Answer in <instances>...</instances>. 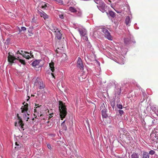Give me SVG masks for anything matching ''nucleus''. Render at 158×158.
<instances>
[{"label": "nucleus", "mask_w": 158, "mask_h": 158, "mask_svg": "<svg viewBox=\"0 0 158 158\" xmlns=\"http://www.w3.org/2000/svg\"><path fill=\"white\" fill-rule=\"evenodd\" d=\"M8 60L9 62L11 63H17L20 66L22 64L24 65L26 64L25 61L21 59L20 57L19 56H18L17 58H15V57L9 55L8 57Z\"/></svg>", "instance_id": "obj_2"}, {"label": "nucleus", "mask_w": 158, "mask_h": 158, "mask_svg": "<svg viewBox=\"0 0 158 158\" xmlns=\"http://www.w3.org/2000/svg\"><path fill=\"white\" fill-rule=\"evenodd\" d=\"M27 54H28L30 56L33 57V55H32V52L31 51H30L29 53L28 52V53Z\"/></svg>", "instance_id": "obj_41"}, {"label": "nucleus", "mask_w": 158, "mask_h": 158, "mask_svg": "<svg viewBox=\"0 0 158 158\" xmlns=\"http://www.w3.org/2000/svg\"><path fill=\"white\" fill-rule=\"evenodd\" d=\"M142 158H149V155L148 153L146 152H143Z\"/></svg>", "instance_id": "obj_21"}, {"label": "nucleus", "mask_w": 158, "mask_h": 158, "mask_svg": "<svg viewBox=\"0 0 158 158\" xmlns=\"http://www.w3.org/2000/svg\"><path fill=\"white\" fill-rule=\"evenodd\" d=\"M117 106L118 107V108L122 109L123 108V106L121 104H117Z\"/></svg>", "instance_id": "obj_37"}, {"label": "nucleus", "mask_w": 158, "mask_h": 158, "mask_svg": "<svg viewBox=\"0 0 158 158\" xmlns=\"http://www.w3.org/2000/svg\"><path fill=\"white\" fill-rule=\"evenodd\" d=\"M54 114L53 113L49 114V118H50L53 117Z\"/></svg>", "instance_id": "obj_43"}, {"label": "nucleus", "mask_w": 158, "mask_h": 158, "mask_svg": "<svg viewBox=\"0 0 158 158\" xmlns=\"http://www.w3.org/2000/svg\"><path fill=\"white\" fill-rule=\"evenodd\" d=\"M157 119H153L152 121V125H155L157 122Z\"/></svg>", "instance_id": "obj_39"}, {"label": "nucleus", "mask_w": 158, "mask_h": 158, "mask_svg": "<svg viewBox=\"0 0 158 158\" xmlns=\"http://www.w3.org/2000/svg\"><path fill=\"white\" fill-rule=\"evenodd\" d=\"M120 1H124L125 0H119Z\"/></svg>", "instance_id": "obj_52"}, {"label": "nucleus", "mask_w": 158, "mask_h": 158, "mask_svg": "<svg viewBox=\"0 0 158 158\" xmlns=\"http://www.w3.org/2000/svg\"><path fill=\"white\" fill-rule=\"evenodd\" d=\"M47 147L49 149H51V147L50 144H47Z\"/></svg>", "instance_id": "obj_46"}, {"label": "nucleus", "mask_w": 158, "mask_h": 158, "mask_svg": "<svg viewBox=\"0 0 158 158\" xmlns=\"http://www.w3.org/2000/svg\"><path fill=\"white\" fill-rule=\"evenodd\" d=\"M106 4L103 2H102V3H100L97 5V6L98 9L102 11V13H104L105 12L106 10L105 9Z\"/></svg>", "instance_id": "obj_12"}, {"label": "nucleus", "mask_w": 158, "mask_h": 158, "mask_svg": "<svg viewBox=\"0 0 158 158\" xmlns=\"http://www.w3.org/2000/svg\"><path fill=\"white\" fill-rule=\"evenodd\" d=\"M157 132L155 131H153L150 134V138L151 140L154 142H156L158 136L156 135Z\"/></svg>", "instance_id": "obj_11"}, {"label": "nucleus", "mask_w": 158, "mask_h": 158, "mask_svg": "<svg viewBox=\"0 0 158 158\" xmlns=\"http://www.w3.org/2000/svg\"><path fill=\"white\" fill-rule=\"evenodd\" d=\"M77 65V67L81 70H83L84 69V65L83 64L82 60L80 57L78 58Z\"/></svg>", "instance_id": "obj_10"}, {"label": "nucleus", "mask_w": 158, "mask_h": 158, "mask_svg": "<svg viewBox=\"0 0 158 158\" xmlns=\"http://www.w3.org/2000/svg\"><path fill=\"white\" fill-rule=\"evenodd\" d=\"M130 41V40L128 38H125L124 39V43L126 44H128L129 43Z\"/></svg>", "instance_id": "obj_27"}, {"label": "nucleus", "mask_w": 158, "mask_h": 158, "mask_svg": "<svg viewBox=\"0 0 158 158\" xmlns=\"http://www.w3.org/2000/svg\"><path fill=\"white\" fill-rule=\"evenodd\" d=\"M114 91L115 96L120 95L121 92V87L118 85L116 86Z\"/></svg>", "instance_id": "obj_15"}, {"label": "nucleus", "mask_w": 158, "mask_h": 158, "mask_svg": "<svg viewBox=\"0 0 158 158\" xmlns=\"http://www.w3.org/2000/svg\"><path fill=\"white\" fill-rule=\"evenodd\" d=\"M20 51H18L17 52V54H20Z\"/></svg>", "instance_id": "obj_50"}, {"label": "nucleus", "mask_w": 158, "mask_h": 158, "mask_svg": "<svg viewBox=\"0 0 158 158\" xmlns=\"http://www.w3.org/2000/svg\"><path fill=\"white\" fill-rule=\"evenodd\" d=\"M32 29H33V28H31L30 27L29 28L28 31L30 33H32L31 30Z\"/></svg>", "instance_id": "obj_44"}, {"label": "nucleus", "mask_w": 158, "mask_h": 158, "mask_svg": "<svg viewBox=\"0 0 158 158\" xmlns=\"http://www.w3.org/2000/svg\"><path fill=\"white\" fill-rule=\"evenodd\" d=\"M75 13H76V15L78 17H80L81 16V11L79 9H77L76 12Z\"/></svg>", "instance_id": "obj_24"}, {"label": "nucleus", "mask_w": 158, "mask_h": 158, "mask_svg": "<svg viewBox=\"0 0 158 158\" xmlns=\"http://www.w3.org/2000/svg\"><path fill=\"white\" fill-rule=\"evenodd\" d=\"M86 39H87V40H88V38H87V37H86Z\"/></svg>", "instance_id": "obj_54"}, {"label": "nucleus", "mask_w": 158, "mask_h": 158, "mask_svg": "<svg viewBox=\"0 0 158 158\" xmlns=\"http://www.w3.org/2000/svg\"><path fill=\"white\" fill-rule=\"evenodd\" d=\"M27 53H28V52H26V51H21L20 52V54L21 55H22L23 56V55L24 54H27Z\"/></svg>", "instance_id": "obj_33"}, {"label": "nucleus", "mask_w": 158, "mask_h": 158, "mask_svg": "<svg viewBox=\"0 0 158 158\" xmlns=\"http://www.w3.org/2000/svg\"><path fill=\"white\" fill-rule=\"evenodd\" d=\"M61 126L62 127V129L64 130L65 131H66L67 129V127L66 126V125L65 124H63V125L62 124H61Z\"/></svg>", "instance_id": "obj_31"}, {"label": "nucleus", "mask_w": 158, "mask_h": 158, "mask_svg": "<svg viewBox=\"0 0 158 158\" xmlns=\"http://www.w3.org/2000/svg\"><path fill=\"white\" fill-rule=\"evenodd\" d=\"M107 15H109L112 18H114L115 17V13L112 11H109L108 13H106Z\"/></svg>", "instance_id": "obj_23"}, {"label": "nucleus", "mask_w": 158, "mask_h": 158, "mask_svg": "<svg viewBox=\"0 0 158 158\" xmlns=\"http://www.w3.org/2000/svg\"><path fill=\"white\" fill-rule=\"evenodd\" d=\"M127 138L129 140H131L132 139V138L131 136L129 135H128L127 136Z\"/></svg>", "instance_id": "obj_38"}, {"label": "nucleus", "mask_w": 158, "mask_h": 158, "mask_svg": "<svg viewBox=\"0 0 158 158\" xmlns=\"http://www.w3.org/2000/svg\"><path fill=\"white\" fill-rule=\"evenodd\" d=\"M77 9L75 7L73 6H70L69 8V10L72 13H75L76 12Z\"/></svg>", "instance_id": "obj_22"}, {"label": "nucleus", "mask_w": 158, "mask_h": 158, "mask_svg": "<svg viewBox=\"0 0 158 158\" xmlns=\"http://www.w3.org/2000/svg\"><path fill=\"white\" fill-rule=\"evenodd\" d=\"M19 33L22 31H26V28L25 27H21V29H20L19 28Z\"/></svg>", "instance_id": "obj_30"}, {"label": "nucleus", "mask_w": 158, "mask_h": 158, "mask_svg": "<svg viewBox=\"0 0 158 158\" xmlns=\"http://www.w3.org/2000/svg\"><path fill=\"white\" fill-rule=\"evenodd\" d=\"M154 109L155 113L157 115V116H158V108L156 109L155 107H154L153 109V110H154Z\"/></svg>", "instance_id": "obj_35"}, {"label": "nucleus", "mask_w": 158, "mask_h": 158, "mask_svg": "<svg viewBox=\"0 0 158 158\" xmlns=\"http://www.w3.org/2000/svg\"><path fill=\"white\" fill-rule=\"evenodd\" d=\"M101 31L104 34V36L105 37L109 40H112V37L110 35V33L108 30L104 27H102L101 28Z\"/></svg>", "instance_id": "obj_7"}, {"label": "nucleus", "mask_w": 158, "mask_h": 158, "mask_svg": "<svg viewBox=\"0 0 158 158\" xmlns=\"http://www.w3.org/2000/svg\"><path fill=\"white\" fill-rule=\"evenodd\" d=\"M102 115L103 118H106L108 117V114L107 113V110L102 111Z\"/></svg>", "instance_id": "obj_20"}, {"label": "nucleus", "mask_w": 158, "mask_h": 158, "mask_svg": "<svg viewBox=\"0 0 158 158\" xmlns=\"http://www.w3.org/2000/svg\"><path fill=\"white\" fill-rule=\"evenodd\" d=\"M23 56L26 59L28 60L29 59L31 58L30 56L27 54H24Z\"/></svg>", "instance_id": "obj_28"}, {"label": "nucleus", "mask_w": 158, "mask_h": 158, "mask_svg": "<svg viewBox=\"0 0 158 158\" xmlns=\"http://www.w3.org/2000/svg\"><path fill=\"white\" fill-rule=\"evenodd\" d=\"M41 61L40 60H36L32 63L31 65L33 67H35L39 65Z\"/></svg>", "instance_id": "obj_18"}, {"label": "nucleus", "mask_w": 158, "mask_h": 158, "mask_svg": "<svg viewBox=\"0 0 158 158\" xmlns=\"http://www.w3.org/2000/svg\"><path fill=\"white\" fill-rule=\"evenodd\" d=\"M111 106L113 108L114 106V102L113 103H111Z\"/></svg>", "instance_id": "obj_48"}, {"label": "nucleus", "mask_w": 158, "mask_h": 158, "mask_svg": "<svg viewBox=\"0 0 158 158\" xmlns=\"http://www.w3.org/2000/svg\"><path fill=\"white\" fill-rule=\"evenodd\" d=\"M131 22V19L129 16L126 17L125 20V23L127 26H130V23Z\"/></svg>", "instance_id": "obj_17"}, {"label": "nucleus", "mask_w": 158, "mask_h": 158, "mask_svg": "<svg viewBox=\"0 0 158 158\" xmlns=\"http://www.w3.org/2000/svg\"><path fill=\"white\" fill-rule=\"evenodd\" d=\"M118 63L121 64H124V59L123 58V59L122 60V61L121 62L119 61L118 62Z\"/></svg>", "instance_id": "obj_42"}, {"label": "nucleus", "mask_w": 158, "mask_h": 158, "mask_svg": "<svg viewBox=\"0 0 158 158\" xmlns=\"http://www.w3.org/2000/svg\"><path fill=\"white\" fill-rule=\"evenodd\" d=\"M100 110H101V111H104V110H107L106 109V107L105 106V105L103 103L101 106L100 107Z\"/></svg>", "instance_id": "obj_26"}, {"label": "nucleus", "mask_w": 158, "mask_h": 158, "mask_svg": "<svg viewBox=\"0 0 158 158\" xmlns=\"http://www.w3.org/2000/svg\"><path fill=\"white\" fill-rule=\"evenodd\" d=\"M59 109L60 112V116L61 120L65 118L67 114V109L66 106L62 102H59Z\"/></svg>", "instance_id": "obj_3"}, {"label": "nucleus", "mask_w": 158, "mask_h": 158, "mask_svg": "<svg viewBox=\"0 0 158 158\" xmlns=\"http://www.w3.org/2000/svg\"><path fill=\"white\" fill-rule=\"evenodd\" d=\"M59 17L61 19H63L64 18V16L63 15H59Z\"/></svg>", "instance_id": "obj_45"}, {"label": "nucleus", "mask_w": 158, "mask_h": 158, "mask_svg": "<svg viewBox=\"0 0 158 158\" xmlns=\"http://www.w3.org/2000/svg\"><path fill=\"white\" fill-rule=\"evenodd\" d=\"M77 30L79 32L81 36H85L86 34V30L84 28H78Z\"/></svg>", "instance_id": "obj_13"}, {"label": "nucleus", "mask_w": 158, "mask_h": 158, "mask_svg": "<svg viewBox=\"0 0 158 158\" xmlns=\"http://www.w3.org/2000/svg\"><path fill=\"white\" fill-rule=\"evenodd\" d=\"M35 109L34 110V115L35 116V118H37V116L40 117L42 115V114L41 112V105H39V104H35Z\"/></svg>", "instance_id": "obj_4"}, {"label": "nucleus", "mask_w": 158, "mask_h": 158, "mask_svg": "<svg viewBox=\"0 0 158 158\" xmlns=\"http://www.w3.org/2000/svg\"><path fill=\"white\" fill-rule=\"evenodd\" d=\"M49 69L51 71H52V73H50L49 72V70L47 71L46 73H51L52 76L54 78H55V76L54 75V73H52L54 72L55 71V67H54V63L52 62L50 63L49 64Z\"/></svg>", "instance_id": "obj_9"}, {"label": "nucleus", "mask_w": 158, "mask_h": 158, "mask_svg": "<svg viewBox=\"0 0 158 158\" xmlns=\"http://www.w3.org/2000/svg\"><path fill=\"white\" fill-rule=\"evenodd\" d=\"M15 125L20 130H24V124L23 123L21 118L17 114V119L15 123Z\"/></svg>", "instance_id": "obj_5"}, {"label": "nucleus", "mask_w": 158, "mask_h": 158, "mask_svg": "<svg viewBox=\"0 0 158 158\" xmlns=\"http://www.w3.org/2000/svg\"><path fill=\"white\" fill-rule=\"evenodd\" d=\"M51 30L55 33L56 36L58 40H60L62 37V34L60 31L56 27L52 26Z\"/></svg>", "instance_id": "obj_8"}, {"label": "nucleus", "mask_w": 158, "mask_h": 158, "mask_svg": "<svg viewBox=\"0 0 158 158\" xmlns=\"http://www.w3.org/2000/svg\"><path fill=\"white\" fill-rule=\"evenodd\" d=\"M15 145L16 146L15 147V148L16 149V150H18L20 148V146L19 144H18L17 142H15Z\"/></svg>", "instance_id": "obj_29"}, {"label": "nucleus", "mask_w": 158, "mask_h": 158, "mask_svg": "<svg viewBox=\"0 0 158 158\" xmlns=\"http://www.w3.org/2000/svg\"><path fill=\"white\" fill-rule=\"evenodd\" d=\"M115 11L118 13H120L121 12V11H118L115 10Z\"/></svg>", "instance_id": "obj_49"}, {"label": "nucleus", "mask_w": 158, "mask_h": 158, "mask_svg": "<svg viewBox=\"0 0 158 158\" xmlns=\"http://www.w3.org/2000/svg\"><path fill=\"white\" fill-rule=\"evenodd\" d=\"M95 2L98 4L100 3H102L103 2L102 0H94Z\"/></svg>", "instance_id": "obj_32"}, {"label": "nucleus", "mask_w": 158, "mask_h": 158, "mask_svg": "<svg viewBox=\"0 0 158 158\" xmlns=\"http://www.w3.org/2000/svg\"><path fill=\"white\" fill-rule=\"evenodd\" d=\"M54 1L58 2L59 3L62 4L63 1L62 0H54Z\"/></svg>", "instance_id": "obj_40"}, {"label": "nucleus", "mask_w": 158, "mask_h": 158, "mask_svg": "<svg viewBox=\"0 0 158 158\" xmlns=\"http://www.w3.org/2000/svg\"><path fill=\"white\" fill-rule=\"evenodd\" d=\"M49 6V4L45 2H42L40 3L39 7L44 10L47 9Z\"/></svg>", "instance_id": "obj_14"}, {"label": "nucleus", "mask_w": 158, "mask_h": 158, "mask_svg": "<svg viewBox=\"0 0 158 158\" xmlns=\"http://www.w3.org/2000/svg\"><path fill=\"white\" fill-rule=\"evenodd\" d=\"M38 13L41 17L45 19L48 18V15L43 11H41L38 10Z\"/></svg>", "instance_id": "obj_16"}, {"label": "nucleus", "mask_w": 158, "mask_h": 158, "mask_svg": "<svg viewBox=\"0 0 158 158\" xmlns=\"http://www.w3.org/2000/svg\"><path fill=\"white\" fill-rule=\"evenodd\" d=\"M87 58L88 59H89V58H88V56H87Z\"/></svg>", "instance_id": "obj_53"}, {"label": "nucleus", "mask_w": 158, "mask_h": 158, "mask_svg": "<svg viewBox=\"0 0 158 158\" xmlns=\"http://www.w3.org/2000/svg\"><path fill=\"white\" fill-rule=\"evenodd\" d=\"M131 158H139V155L138 153H133L131 155Z\"/></svg>", "instance_id": "obj_25"}, {"label": "nucleus", "mask_w": 158, "mask_h": 158, "mask_svg": "<svg viewBox=\"0 0 158 158\" xmlns=\"http://www.w3.org/2000/svg\"><path fill=\"white\" fill-rule=\"evenodd\" d=\"M53 124L52 123L50 122L49 121H48L45 123V128L46 129H48L49 128H50L52 126Z\"/></svg>", "instance_id": "obj_19"}, {"label": "nucleus", "mask_w": 158, "mask_h": 158, "mask_svg": "<svg viewBox=\"0 0 158 158\" xmlns=\"http://www.w3.org/2000/svg\"><path fill=\"white\" fill-rule=\"evenodd\" d=\"M118 112L120 116H122L124 113L123 111V110H118Z\"/></svg>", "instance_id": "obj_36"}, {"label": "nucleus", "mask_w": 158, "mask_h": 158, "mask_svg": "<svg viewBox=\"0 0 158 158\" xmlns=\"http://www.w3.org/2000/svg\"><path fill=\"white\" fill-rule=\"evenodd\" d=\"M95 60L96 61V62L97 63V64H98V65L99 66H100V63L97 60Z\"/></svg>", "instance_id": "obj_47"}, {"label": "nucleus", "mask_w": 158, "mask_h": 158, "mask_svg": "<svg viewBox=\"0 0 158 158\" xmlns=\"http://www.w3.org/2000/svg\"><path fill=\"white\" fill-rule=\"evenodd\" d=\"M65 120H64L62 123L61 124H62V125L63 124H65L64 123H65Z\"/></svg>", "instance_id": "obj_51"}, {"label": "nucleus", "mask_w": 158, "mask_h": 158, "mask_svg": "<svg viewBox=\"0 0 158 158\" xmlns=\"http://www.w3.org/2000/svg\"><path fill=\"white\" fill-rule=\"evenodd\" d=\"M155 152L153 150H151L149 152L148 154H149L153 155H154V154H155Z\"/></svg>", "instance_id": "obj_34"}, {"label": "nucleus", "mask_w": 158, "mask_h": 158, "mask_svg": "<svg viewBox=\"0 0 158 158\" xmlns=\"http://www.w3.org/2000/svg\"><path fill=\"white\" fill-rule=\"evenodd\" d=\"M22 106L20 108L19 114L24 120L27 121L30 117V112H28V105L27 103Z\"/></svg>", "instance_id": "obj_1"}, {"label": "nucleus", "mask_w": 158, "mask_h": 158, "mask_svg": "<svg viewBox=\"0 0 158 158\" xmlns=\"http://www.w3.org/2000/svg\"><path fill=\"white\" fill-rule=\"evenodd\" d=\"M34 85L39 88L40 89H42L44 88L45 85L44 84L43 81L40 78H37L35 81Z\"/></svg>", "instance_id": "obj_6"}]
</instances>
